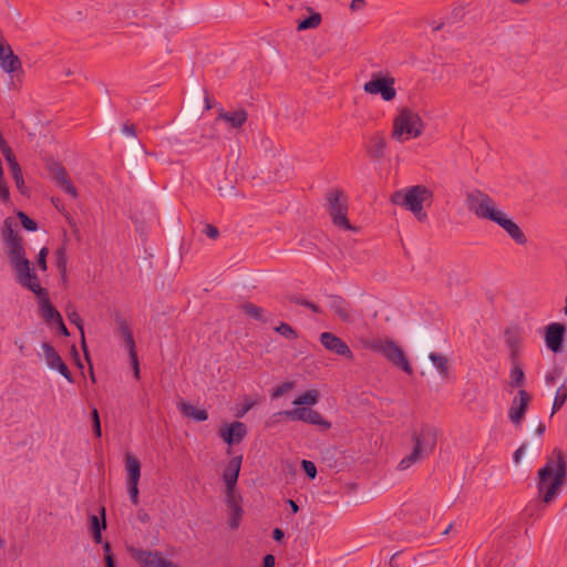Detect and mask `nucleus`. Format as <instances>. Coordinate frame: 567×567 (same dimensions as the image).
Returning a JSON list of instances; mask_svg holds the SVG:
<instances>
[{
  "mask_svg": "<svg viewBox=\"0 0 567 567\" xmlns=\"http://www.w3.org/2000/svg\"><path fill=\"white\" fill-rule=\"evenodd\" d=\"M465 203L467 209L477 218L497 224L517 245L524 246L527 244V238L520 227L497 208L495 200L487 193L473 189L466 194Z\"/></svg>",
  "mask_w": 567,
  "mask_h": 567,
  "instance_id": "1",
  "label": "nucleus"
},
{
  "mask_svg": "<svg viewBox=\"0 0 567 567\" xmlns=\"http://www.w3.org/2000/svg\"><path fill=\"white\" fill-rule=\"evenodd\" d=\"M567 480V461L565 453L555 447L544 467L538 471L537 488L543 502L550 503Z\"/></svg>",
  "mask_w": 567,
  "mask_h": 567,
  "instance_id": "2",
  "label": "nucleus"
},
{
  "mask_svg": "<svg viewBox=\"0 0 567 567\" xmlns=\"http://www.w3.org/2000/svg\"><path fill=\"white\" fill-rule=\"evenodd\" d=\"M433 192L424 185H414L406 189L395 190L390 202L393 205L401 206L410 210L419 221L426 219L427 215L423 212V204L431 203L433 199Z\"/></svg>",
  "mask_w": 567,
  "mask_h": 567,
  "instance_id": "3",
  "label": "nucleus"
},
{
  "mask_svg": "<svg viewBox=\"0 0 567 567\" xmlns=\"http://www.w3.org/2000/svg\"><path fill=\"white\" fill-rule=\"evenodd\" d=\"M413 443L412 452L403 457L399 463V470L405 471L413 464L429 456L435 449L437 442V430L429 424H424L420 430L411 435Z\"/></svg>",
  "mask_w": 567,
  "mask_h": 567,
  "instance_id": "4",
  "label": "nucleus"
},
{
  "mask_svg": "<svg viewBox=\"0 0 567 567\" xmlns=\"http://www.w3.org/2000/svg\"><path fill=\"white\" fill-rule=\"evenodd\" d=\"M424 122L421 116L409 107H402L393 118L391 137L403 143L409 138L422 135Z\"/></svg>",
  "mask_w": 567,
  "mask_h": 567,
  "instance_id": "5",
  "label": "nucleus"
},
{
  "mask_svg": "<svg viewBox=\"0 0 567 567\" xmlns=\"http://www.w3.org/2000/svg\"><path fill=\"white\" fill-rule=\"evenodd\" d=\"M324 199L326 210L336 227L342 228L344 230L358 231V227L352 226L348 218L349 199L342 189H329L326 193Z\"/></svg>",
  "mask_w": 567,
  "mask_h": 567,
  "instance_id": "6",
  "label": "nucleus"
},
{
  "mask_svg": "<svg viewBox=\"0 0 567 567\" xmlns=\"http://www.w3.org/2000/svg\"><path fill=\"white\" fill-rule=\"evenodd\" d=\"M213 107L206 89L195 80L190 81V87L185 102V110L179 117V126H187L198 118L204 110Z\"/></svg>",
  "mask_w": 567,
  "mask_h": 567,
  "instance_id": "7",
  "label": "nucleus"
},
{
  "mask_svg": "<svg viewBox=\"0 0 567 567\" xmlns=\"http://www.w3.org/2000/svg\"><path fill=\"white\" fill-rule=\"evenodd\" d=\"M364 348L383 354L392 364L401 368L408 374L413 373V369L403 350L393 341L377 338L365 341Z\"/></svg>",
  "mask_w": 567,
  "mask_h": 567,
  "instance_id": "8",
  "label": "nucleus"
},
{
  "mask_svg": "<svg viewBox=\"0 0 567 567\" xmlns=\"http://www.w3.org/2000/svg\"><path fill=\"white\" fill-rule=\"evenodd\" d=\"M394 84L395 79L392 75L374 72L371 74V79L363 84V91L370 95H380L383 101L391 102L396 97Z\"/></svg>",
  "mask_w": 567,
  "mask_h": 567,
  "instance_id": "9",
  "label": "nucleus"
},
{
  "mask_svg": "<svg viewBox=\"0 0 567 567\" xmlns=\"http://www.w3.org/2000/svg\"><path fill=\"white\" fill-rule=\"evenodd\" d=\"M17 281L25 289L32 291L37 297L47 295V289L41 287L40 280L30 260L21 261L13 267Z\"/></svg>",
  "mask_w": 567,
  "mask_h": 567,
  "instance_id": "10",
  "label": "nucleus"
},
{
  "mask_svg": "<svg viewBox=\"0 0 567 567\" xmlns=\"http://www.w3.org/2000/svg\"><path fill=\"white\" fill-rule=\"evenodd\" d=\"M128 551L140 567H177V565L167 559L159 550H146L131 547Z\"/></svg>",
  "mask_w": 567,
  "mask_h": 567,
  "instance_id": "11",
  "label": "nucleus"
},
{
  "mask_svg": "<svg viewBox=\"0 0 567 567\" xmlns=\"http://www.w3.org/2000/svg\"><path fill=\"white\" fill-rule=\"evenodd\" d=\"M279 415H285L291 420H298L313 425H318L321 430L327 431L331 427V423L316 410L305 406H298L292 410L280 411Z\"/></svg>",
  "mask_w": 567,
  "mask_h": 567,
  "instance_id": "12",
  "label": "nucleus"
},
{
  "mask_svg": "<svg viewBox=\"0 0 567 567\" xmlns=\"http://www.w3.org/2000/svg\"><path fill=\"white\" fill-rule=\"evenodd\" d=\"M417 353L420 355V360L424 368L427 370L431 369V364L435 367L439 374L443 379H447L450 375V362L449 358L444 354L436 353V352H426L425 348L421 344L416 347Z\"/></svg>",
  "mask_w": 567,
  "mask_h": 567,
  "instance_id": "13",
  "label": "nucleus"
},
{
  "mask_svg": "<svg viewBox=\"0 0 567 567\" xmlns=\"http://www.w3.org/2000/svg\"><path fill=\"white\" fill-rule=\"evenodd\" d=\"M505 344L509 351V361L512 365H522V336L518 327H508L504 331Z\"/></svg>",
  "mask_w": 567,
  "mask_h": 567,
  "instance_id": "14",
  "label": "nucleus"
},
{
  "mask_svg": "<svg viewBox=\"0 0 567 567\" xmlns=\"http://www.w3.org/2000/svg\"><path fill=\"white\" fill-rule=\"evenodd\" d=\"M243 456L231 457L223 471L221 478L225 483V495L238 494L236 491L237 481L241 467Z\"/></svg>",
  "mask_w": 567,
  "mask_h": 567,
  "instance_id": "15",
  "label": "nucleus"
},
{
  "mask_svg": "<svg viewBox=\"0 0 567 567\" xmlns=\"http://www.w3.org/2000/svg\"><path fill=\"white\" fill-rule=\"evenodd\" d=\"M241 496L239 494L225 495L227 508V525L231 530H236L243 519L244 509L241 506Z\"/></svg>",
  "mask_w": 567,
  "mask_h": 567,
  "instance_id": "16",
  "label": "nucleus"
},
{
  "mask_svg": "<svg viewBox=\"0 0 567 567\" xmlns=\"http://www.w3.org/2000/svg\"><path fill=\"white\" fill-rule=\"evenodd\" d=\"M320 342L326 350L331 353L341 355L347 359H353V353L349 346L338 336L332 332H322L320 334Z\"/></svg>",
  "mask_w": 567,
  "mask_h": 567,
  "instance_id": "17",
  "label": "nucleus"
},
{
  "mask_svg": "<svg viewBox=\"0 0 567 567\" xmlns=\"http://www.w3.org/2000/svg\"><path fill=\"white\" fill-rule=\"evenodd\" d=\"M50 176L53 182L73 198L78 197V190L72 184L66 169L60 163H52L49 166Z\"/></svg>",
  "mask_w": 567,
  "mask_h": 567,
  "instance_id": "18",
  "label": "nucleus"
},
{
  "mask_svg": "<svg viewBox=\"0 0 567 567\" xmlns=\"http://www.w3.org/2000/svg\"><path fill=\"white\" fill-rule=\"evenodd\" d=\"M565 333V324L559 322L548 324L545 331V343L547 348L554 353L560 352L563 350Z\"/></svg>",
  "mask_w": 567,
  "mask_h": 567,
  "instance_id": "19",
  "label": "nucleus"
},
{
  "mask_svg": "<svg viewBox=\"0 0 567 567\" xmlns=\"http://www.w3.org/2000/svg\"><path fill=\"white\" fill-rule=\"evenodd\" d=\"M530 400V394L526 390H518L508 411V416L513 424L519 425L522 423Z\"/></svg>",
  "mask_w": 567,
  "mask_h": 567,
  "instance_id": "20",
  "label": "nucleus"
},
{
  "mask_svg": "<svg viewBox=\"0 0 567 567\" xmlns=\"http://www.w3.org/2000/svg\"><path fill=\"white\" fill-rule=\"evenodd\" d=\"M247 435V426L245 423L235 421L229 425L221 426L219 430L220 439L229 446L239 444Z\"/></svg>",
  "mask_w": 567,
  "mask_h": 567,
  "instance_id": "21",
  "label": "nucleus"
},
{
  "mask_svg": "<svg viewBox=\"0 0 567 567\" xmlns=\"http://www.w3.org/2000/svg\"><path fill=\"white\" fill-rule=\"evenodd\" d=\"M386 138L383 132H374L369 137V143L365 147L367 154L375 159L381 161L385 157Z\"/></svg>",
  "mask_w": 567,
  "mask_h": 567,
  "instance_id": "22",
  "label": "nucleus"
},
{
  "mask_svg": "<svg viewBox=\"0 0 567 567\" xmlns=\"http://www.w3.org/2000/svg\"><path fill=\"white\" fill-rule=\"evenodd\" d=\"M10 265L17 267L19 262L29 260L25 257V250L22 245V237L19 236L4 243Z\"/></svg>",
  "mask_w": 567,
  "mask_h": 567,
  "instance_id": "23",
  "label": "nucleus"
},
{
  "mask_svg": "<svg viewBox=\"0 0 567 567\" xmlns=\"http://www.w3.org/2000/svg\"><path fill=\"white\" fill-rule=\"evenodd\" d=\"M248 118V113L245 109H238L235 112H228L224 109L218 110L217 120L226 122L231 128H240Z\"/></svg>",
  "mask_w": 567,
  "mask_h": 567,
  "instance_id": "24",
  "label": "nucleus"
},
{
  "mask_svg": "<svg viewBox=\"0 0 567 567\" xmlns=\"http://www.w3.org/2000/svg\"><path fill=\"white\" fill-rule=\"evenodd\" d=\"M539 450V442L537 440H533L526 443H523L515 452H514V461L515 463H524L527 464Z\"/></svg>",
  "mask_w": 567,
  "mask_h": 567,
  "instance_id": "25",
  "label": "nucleus"
},
{
  "mask_svg": "<svg viewBox=\"0 0 567 567\" xmlns=\"http://www.w3.org/2000/svg\"><path fill=\"white\" fill-rule=\"evenodd\" d=\"M37 298L39 301L40 315L44 321L48 323H54L62 317L61 313L52 306L48 291L47 295H41Z\"/></svg>",
  "mask_w": 567,
  "mask_h": 567,
  "instance_id": "26",
  "label": "nucleus"
},
{
  "mask_svg": "<svg viewBox=\"0 0 567 567\" xmlns=\"http://www.w3.org/2000/svg\"><path fill=\"white\" fill-rule=\"evenodd\" d=\"M330 308L343 322H350L352 320L350 303L342 297L332 296Z\"/></svg>",
  "mask_w": 567,
  "mask_h": 567,
  "instance_id": "27",
  "label": "nucleus"
},
{
  "mask_svg": "<svg viewBox=\"0 0 567 567\" xmlns=\"http://www.w3.org/2000/svg\"><path fill=\"white\" fill-rule=\"evenodd\" d=\"M125 464L127 471V484L138 483L141 477V463L140 460L132 453L125 454Z\"/></svg>",
  "mask_w": 567,
  "mask_h": 567,
  "instance_id": "28",
  "label": "nucleus"
},
{
  "mask_svg": "<svg viewBox=\"0 0 567 567\" xmlns=\"http://www.w3.org/2000/svg\"><path fill=\"white\" fill-rule=\"evenodd\" d=\"M116 322V330L121 334V337L124 339V342L128 350H133L135 348V341L133 338V332L127 323V321L122 318L121 316H116L115 318Z\"/></svg>",
  "mask_w": 567,
  "mask_h": 567,
  "instance_id": "29",
  "label": "nucleus"
},
{
  "mask_svg": "<svg viewBox=\"0 0 567 567\" xmlns=\"http://www.w3.org/2000/svg\"><path fill=\"white\" fill-rule=\"evenodd\" d=\"M102 519L96 515L90 516V528L92 530L93 539L95 543L100 544L102 542V529L106 528V522H105V508L102 507L101 509Z\"/></svg>",
  "mask_w": 567,
  "mask_h": 567,
  "instance_id": "30",
  "label": "nucleus"
},
{
  "mask_svg": "<svg viewBox=\"0 0 567 567\" xmlns=\"http://www.w3.org/2000/svg\"><path fill=\"white\" fill-rule=\"evenodd\" d=\"M182 412L185 416L196 421V422H204L208 419V413L204 409H198L190 403L182 402L181 403Z\"/></svg>",
  "mask_w": 567,
  "mask_h": 567,
  "instance_id": "31",
  "label": "nucleus"
},
{
  "mask_svg": "<svg viewBox=\"0 0 567 567\" xmlns=\"http://www.w3.org/2000/svg\"><path fill=\"white\" fill-rule=\"evenodd\" d=\"M525 372L523 365H512L509 371V386L513 389L524 390L525 385Z\"/></svg>",
  "mask_w": 567,
  "mask_h": 567,
  "instance_id": "32",
  "label": "nucleus"
},
{
  "mask_svg": "<svg viewBox=\"0 0 567 567\" xmlns=\"http://www.w3.org/2000/svg\"><path fill=\"white\" fill-rule=\"evenodd\" d=\"M66 316H68V319L78 327V329L80 330L81 332V346H82V349H83V352L85 354V358L89 360V352H87V347H86V342H85V337H84V330H83V322H82V319L80 317V315L78 313L76 310H68L66 312Z\"/></svg>",
  "mask_w": 567,
  "mask_h": 567,
  "instance_id": "33",
  "label": "nucleus"
},
{
  "mask_svg": "<svg viewBox=\"0 0 567 567\" xmlns=\"http://www.w3.org/2000/svg\"><path fill=\"white\" fill-rule=\"evenodd\" d=\"M66 243L64 241L62 245H60L54 255L56 258V267L62 276L63 279L66 277V264H68V254H66Z\"/></svg>",
  "mask_w": 567,
  "mask_h": 567,
  "instance_id": "34",
  "label": "nucleus"
},
{
  "mask_svg": "<svg viewBox=\"0 0 567 567\" xmlns=\"http://www.w3.org/2000/svg\"><path fill=\"white\" fill-rule=\"evenodd\" d=\"M42 349L44 351V358H45L47 364L51 369L55 368L56 364H59L62 361L60 354L55 351V349L50 343L43 342Z\"/></svg>",
  "mask_w": 567,
  "mask_h": 567,
  "instance_id": "35",
  "label": "nucleus"
},
{
  "mask_svg": "<svg viewBox=\"0 0 567 567\" xmlns=\"http://www.w3.org/2000/svg\"><path fill=\"white\" fill-rule=\"evenodd\" d=\"M567 400V385L565 382H563L557 391H556V395H555V399H554V402H553V408H551V416L563 408V405L565 404Z\"/></svg>",
  "mask_w": 567,
  "mask_h": 567,
  "instance_id": "36",
  "label": "nucleus"
},
{
  "mask_svg": "<svg viewBox=\"0 0 567 567\" xmlns=\"http://www.w3.org/2000/svg\"><path fill=\"white\" fill-rule=\"evenodd\" d=\"M241 309L245 312V315H247L248 317H250L255 320H258L261 322L267 321L266 318L264 317V309L251 303V302H246V303L241 305Z\"/></svg>",
  "mask_w": 567,
  "mask_h": 567,
  "instance_id": "37",
  "label": "nucleus"
},
{
  "mask_svg": "<svg viewBox=\"0 0 567 567\" xmlns=\"http://www.w3.org/2000/svg\"><path fill=\"white\" fill-rule=\"evenodd\" d=\"M319 393L317 390H308L299 395L295 401V405H313L318 402Z\"/></svg>",
  "mask_w": 567,
  "mask_h": 567,
  "instance_id": "38",
  "label": "nucleus"
},
{
  "mask_svg": "<svg viewBox=\"0 0 567 567\" xmlns=\"http://www.w3.org/2000/svg\"><path fill=\"white\" fill-rule=\"evenodd\" d=\"M321 14L318 12H312L311 16L307 19L301 20L298 23V31L307 30V29H313L320 25L321 23Z\"/></svg>",
  "mask_w": 567,
  "mask_h": 567,
  "instance_id": "39",
  "label": "nucleus"
},
{
  "mask_svg": "<svg viewBox=\"0 0 567 567\" xmlns=\"http://www.w3.org/2000/svg\"><path fill=\"white\" fill-rule=\"evenodd\" d=\"M275 330L289 340L297 339L298 334L296 330L288 323L281 322Z\"/></svg>",
  "mask_w": 567,
  "mask_h": 567,
  "instance_id": "40",
  "label": "nucleus"
},
{
  "mask_svg": "<svg viewBox=\"0 0 567 567\" xmlns=\"http://www.w3.org/2000/svg\"><path fill=\"white\" fill-rule=\"evenodd\" d=\"M17 216L20 219L21 225L24 229L29 231H35L38 229V224L33 219H31L25 213L18 212Z\"/></svg>",
  "mask_w": 567,
  "mask_h": 567,
  "instance_id": "41",
  "label": "nucleus"
},
{
  "mask_svg": "<svg viewBox=\"0 0 567 567\" xmlns=\"http://www.w3.org/2000/svg\"><path fill=\"white\" fill-rule=\"evenodd\" d=\"M19 237V235L13 230L12 228V221L10 220V218H7L4 220V225H3V228H2V239L3 241H8V240H11L13 238H17Z\"/></svg>",
  "mask_w": 567,
  "mask_h": 567,
  "instance_id": "42",
  "label": "nucleus"
},
{
  "mask_svg": "<svg viewBox=\"0 0 567 567\" xmlns=\"http://www.w3.org/2000/svg\"><path fill=\"white\" fill-rule=\"evenodd\" d=\"M301 466L310 480H315L317 476V467L313 462L303 460Z\"/></svg>",
  "mask_w": 567,
  "mask_h": 567,
  "instance_id": "43",
  "label": "nucleus"
},
{
  "mask_svg": "<svg viewBox=\"0 0 567 567\" xmlns=\"http://www.w3.org/2000/svg\"><path fill=\"white\" fill-rule=\"evenodd\" d=\"M293 386V383L292 382H284L281 385L277 386L272 393H271V398L272 399H278L280 396H282L286 392H288L290 389H292Z\"/></svg>",
  "mask_w": 567,
  "mask_h": 567,
  "instance_id": "44",
  "label": "nucleus"
},
{
  "mask_svg": "<svg viewBox=\"0 0 567 567\" xmlns=\"http://www.w3.org/2000/svg\"><path fill=\"white\" fill-rule=\"evenodd\" d=\"M91 416H92L93 432H94L96 437H101V435H102L101 422H100L99 412H97V410L95 408L92 410Z\"/></svg>",
  "mask_w": 567,
  "mask_h": 567,
  "instance_id": "45",
  "label": "nucleus"
},
{
  "mask_svg": "<svg viewBox=\"0 0 567 567\" xmlns=\"http://www.w3.org/2000/svg\"><path fill=\"white\" fill-rule=\"evenodd\" d=\"M48 254H49V249L47 247H43L39 254H38V258H37V264H38V267L42 270V271H45L48 269V266H47V257H48Z\"/></svg>",
  "mask_w": 567,
  "mask_h": 567,
  "instance_id": "46",
  "label": "nucleus"
},
{
  "mask_svg": "<svg viewBox=\"0 0 567 567\" xmlns=\"http://www.w3.org/2000/svg\"><path fill=\"white\" fill-rule=\"evenodd\" d=\"M563 371L560 368H554L550 372H548L545 377V382L547 385H554L556 383L557 378L561 375Z\"/></svg>",
  "mask_w": 567,
  "mask_h": 567,
  "instance_id": "47",
  "label": "nucleus"
},
{
  "mask_svg": "<svg viewBox=\"0 0 567 567\" xmlns=\"http://www.w3.org/2000/svg\"><path fill=\"white\" fill-rule=\"evenodd\" d=\"M529 429L534 431L538 436H542L546 430V425L539 420H532Z\"/></svg>",
  "mask_w": 567,
  "mask_h": 567,
  "instance_id": "48",
  "label": "nucleus"
},
{
  "mask_svg": "<svg viewBox=\"0 0 567 567\" xmlns=\"http://www.w3.org/2000/svg\"><path fill=\"white\" fill-rule=\"evenodd\" d=\"M54 369L58 370L70 383L73 382V377L63 360L56 364Z\"/></svg>",
  "mask_w": 567,
  "mask_h": 567,
  "instance_id": "49",
  "label": "nucleus"
},
{
  "mask_svg": "<svg viewBox=\"0 0 567 567\" xmlns=\"http://www.w3.org/2000/svg\"><path fill=\"white\" fill-rule=\"evenodd\" d=\"M137 484L138 483H128L127 484L130 498L133 502V504H135V505L138 503V488H137Z\"/></svg>",
  "mask_w": 567,
  "mask_h": 567,
  "instance_id": "50",
  "label": "nucleus"
},
{
  "mask_svg": "<svg viewBox=\"0 0 567 567\" xmlns=\"http://www.w3.org/2000/svg\"><path fill=\"white\" fill-rule=\"evenodd\" d=\"M128 354H130L131 362H132V365L134 369L135 378L138 379L140 378V369H138V360H137V354H136L135 348H133V350H128Z\"/></svg>",
  "mask_w": 567,
  "mask_h": 567,
  "instance_id": "51",
  "label": "nucleus"
},
{
  "mask_svg": "<svg viewBox=\"0 0 567 567\" xmlns=\"http://www.w3.org/2000/svg\"><path fill=\"white\" fill-rule=\"evenodd\" d=\"M10 198L9 188L4 182L3 177H0V199L3 202H8Z\"/></svg>",
  "mask_w": 567,
  "mask_h": 567,
  "instance_id": "52",
  "label": "nucleus"
},
{
  "mask_svg": "<svg viewBox=\"0 0 567 567\" xmlns=\"http://www.w3.org/2000/svg\"><path fill=\"white\" fill-rule=\"evenodd\" d=\"M203 231L210 239H216L219 236L217 227L210 224L206 225Z\"/></svg>",
  "mask_w": 567,
  "mask_h": 567,
  "instance_id": "53",
  "label": "nucleus"
},
{
  "mask_svg": "<svg viewBox=\"0 0 567 567\" xmlns=\"http://www.w3.org/2000/svg\"><path fill=\"white\" fill-rule=\"evenodd\" d=\"M255 405V402L251 400H246L241 406V409L237 412L238 417H243L252 406Z\"/></svg>",
  "mask_w": 567,
  "mask_h": 567,
  "instance_id": "54",
  "label": "nucleus"
},
{
  "mask_svg": "<svg viewBox=\"0 0 567 567\" xmlns=\"http://www.w3.org/2000/svg\"><path fill=\"white\" fill-rule=\"evenodd\" d=\"M182 19L185 23L196 22L198 20V13L196 11H187L183 14Z\"/></svg>",
  "mask_w": 567,
  "mask_h": 567,
  "instance_id": "55",
  "label": "nucleus"
},
{
  "mask_svg": "<svg viewBox=\"0 0 567 567\" xmlns=\"http://www.w3.org/2000/svg\"><path fill=\"white\" fill-rule=\"evenodd\" d=\"M8 164H9V168H10L12 176H16V175L22 173L20 164L18 163L17 158L13 159V162H8Z\"/></svg>",
  "mask_w": 567,
  "mask_h": 567,
  "instance_id": "56",
  "label": "nucleus"
},
{
  "mask_svg": "<svg viewBox=\"0 0 567 567\" xmlns=\"http://www.w3.org/2000/svg\"><path fill=\"white\" fill-rule=\"evenodd\" d=\"M14 182H16V186L17 188L22 193L24 194V181H23V176H22V173L21 174H18L16 176H12Z\"/></svg>",
  "mask_w": 567,
  "mask_h": 567,
  "instance_id": "57",
  "label": "nucleus"
},
{
  "mask_svg": "<svg viewBox=\"0 0 567 567\" xmlns=\"http://www.w3.org/2000/svg\"><path fill=\"white\" fill-rule=\"evenodd\" d=\"M1 153L7 162H13V159H16V156L10 146L1 150Z\"/></svg>",
  "mask_w": 567,
  "mask_h": 567,
  "instance_id": "58",
  "label": "nucleus"
},
{
  "mask_svg": "<svg viewBox=\"0 0 567 567\" xmlns=\"http://www.w3.org/2000/svg\"><path fill=\"white\" fill-rule=\"evenodd\" d=\"M1 153L7 162H13V159H16V156L10 146L1 150Z\"/></svg>",
  "mask_w": 567,
  "mask_h": 567,
  "instance_id": "59",
  "label": "nucleus"
},
{
  "mask_svg": "<svg viewBox=\"0 0 567 567\" xmlns=\"http://www.w3.org/2000/svg\"><path fill=\"white\" fill-rule=\"evenodd\" d=\"M365 1L364 0H352L350 4V10L352 12L359 11L362 8H364Z\"/></svg>",
  "mask_w": 567,
  "mask_h": 567,
  "instance_id": "60",
  "label": "nucleus"
},
{
  "mask_svg": "<svg viewBox=\"0 0 567 567\" xmlns=\"http://www.w3.org/2000/svg\"><path fill=\"white\" fill-rule=\"evenodd\" d=\"M54 324L56 326V330L63 334V336H69V330L66 329L64 322H63V319L62 317L54 322Z\"/></svg>",
  "mask_w": 567,
  "mask_h": 567,
  "instance_id": "61",
  "label": "nucleus"
},
{
  "mask_svg": "<svg viewBox=\"0 0 567 567\" xmlns=\"http://www.w3.org/2000/svg\"><path fill=\"white\" fill-rule=\"evenodd\" d=\"M275 556L267 554L262 559V567H275Z\"/></svg>",
  "mask_w": 567,
  "mask_h": 567,
  "instance_id": "62",
  "label": "nucleus"
},
{
  "mask_svg": "<svg viewBox=\"0 0 567 567\" xmlns=\"http://www.w3.org/2000/svg\"><path fill=\"white\" fill-rule=\"evenodd\" d=\"M123 133H125L126 135L135 137L136 136L135 126L133 124H124Z\"/></svg>",
  "mask_w": 567,
  "mask_h": 567,
  "instance_id": "63",
  "label": "nucleus"
},
{
  "mask_svg": "<svg viewBox=\"0 0 567 567\" xmlns=\"http://www.w3.org/2000/svg\"><path fill=\"white\" fill-rule=\"evenodd\" d=\"M303 307L310 309L313 313H321L322 310L319 306H317L316 303L311 302V301H307V302H303Z\"/></svg>",
  "mask_w": 567,
  "mask_h": 567,
  "instance_id": "64",
  "label": "nucleus"
}]
</instances>
